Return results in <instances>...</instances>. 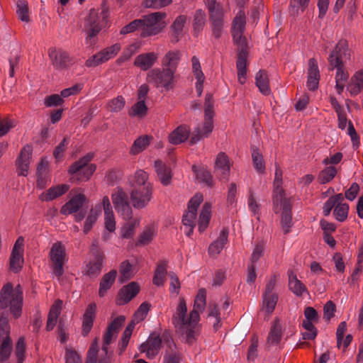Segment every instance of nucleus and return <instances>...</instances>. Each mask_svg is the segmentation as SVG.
<instances>
[{
    "mask_svg": "<svg viewBox=\"0 0 363 363\" xmlns=\"http://www.w3.org/2000/svg\"><path fill=\"white\" fill-rule=\"evenodd\" d=\"M206 306V290L200 289L194 300V308L187 314L186 303L184 298H179V303L173 314L172 322L176 331L191 345L196 340L199 331L200 313Z\"/></svg>",
    "mask_w": 363,
    "mask_h": 363,
    "instance_id": "nucleus-1",
    "label": "nucleus"
},
{
    "mask_svg": "<svg viewBox=\"0 0 363 363\" xmlns=\"http://www.w3.org/2000/svg\"><path fill=\"white\" fill-rule=\"evenodd\" d=\"M350 59V51L346 40H340L332 50L328 58L329 69H337L335 82L345 83L349 77L347 71L344 68V63Z\"/></svg>",
    "mask_w": 363,
    "mask_h": 363,
    "instance_id": "nucleus-2",
    "label": "nucleus"
},
{
    "mask_svg": "<svg viewBox=\"0 0 363 363\" xmlns=\"http://www.w3.org/2000/svg\"><path fill=\"white\" fill-rule=\"evenodd\" d=\"M9 307L11 315L18 318L21 315L23 291L18 285L15 289L11 284L4 285L0 291V309Z\"/></svg>",
    "mask_w": 363,
    "mask_h": 363,
    "instance_id": "nucleus-3",
    "label": "nucleus"
},
{
    "mask_svg": "<svg viewBox=\"0 0 363 363\" xmlns=\"http://www.w3.org/2000/svg\"><path fill=\"white\" fill-rule=\"evenodd\" d=\"M214 100L211 94H207L204 102V123L202 128H197L190 138L191 144H195L201 138L208 137L213 128Z\"/></svg>",
    "mask_w": 363,
    "mask_h": 363,
    "instance_id": "nucleus-4",
    "label": "nucleus"
},
{
    "mask_svg": "<svg viewBox=\"0 0 363 363\" xmlns=\"http://www.w3.org/2000/svg\"><path fill=\"white\" fill-rule=\"evenodd\" d=\"M106 18L107 11L105 9H103L101 13H98L94 9L89 11L84 25V29L87 34L86 43L89 46L95 44L96 36L101 30Z\"/></svg>",
    "mask_w": 363,
    "mask_h": 363,
    "instance_id": "nucleus-5",
    "label": "nucleus"
},
{
    "mask_svg": "<svg viewBox=\"0 0 363 363\" xmlns=\"http://www.w3.org/2000/svg\"><path fill=\"white\" fill-rule=\"evenodd\" d=\"M112 199L117 212L125 220H128V225L133 226V229L139 225V220L132 218L133 210L130 204L128 194L121 188H116L112 194Z\"/></svg>",
    "mask_w": 363,
    "mask_h": 363,
    "instance_id": "nucleus-6",
    "label": "nucleus"
},
{
    "mask_svg": "<svg viewBox=\"0 0 363 363\" xmlns=\"http://www.w3.org/2000/svg\"><path fill=\"white\" fill-rule=\"evenodd\" d=\"M246 17L245 12L240 10L232 23L231 33L234 43L238 46V52H247V43L243 33L245 30Z\"/></svg>",
    "mask_w": 363,
    "mask_h": 363,
    "instance_id": "nucleus-7",
    "label": "nucleus"
},
{
    "mask_svg": "<svg viewBox=\"0 0 363 363\" xmlns=\"http://www.w3.org/2000/svg\"><path fill=\"white\" fill-rule=\"evenodd\" d=\"M166 13L155 12L143 16L142 20V32L140 36L145 38L159 33L165 26L164 18Z\"/></svg>",
    "mask_w": 363,
    "mask_h": 363,
    "instance_id": "nucleus-8",
    "label": "nucleus"
},
{
    "mask_svg": "<svg viewBox=\"0 0 363 363\" xmlns=\"http://www.w3.org/2000/svg\"><path fill=\"white\" fill-rule=\"evenodd\" d=\"M174 74L170 68L163 67L162 69H152L147 73V81L156 87H162L168 90L172 88Z\"/></svg>",
    "mask_w": 363,
    "mask_h": 363,
    "instance_id": "nucleus-9",
    "label": "nucleus"
},
{
    "mask_svg": "<svg viewBox=\"0 0 363 363\" xmlns=\"http://www.w3.org/2000/svg\"><path fill=\"white\" fill-rule=\"evenodd\" d=\"M274 211L275 213H278L281 211V225L284 234L290 232L291 228L293 226L292 214H291V203L290 199L282 198L281 201H274Z\"/></svg>",
    "mask_w": 363,
    "mask_h": 363,
    "instance_id": "nucleus-10",
    "label": "nucleus"
},
{
    "mask_svg": "<svg viewBox=\"0 0 363 363\" xmlns=\"http://www.w3.org/2000/svg\"><path fill=\"white\" fill-rule=\"evenodd\" d=\"M90 160H77L69 169L72 180H87L94 172L96 166Z\"/></svg>",
    "mask_w": 363,
    "mask_h": 363,
    "instance_id": "nucleus-11",
    "label": "nucleus"
},
{
    "mask_svg": "<svg viewBox=\"0 0 363 363\" xmlns=\"http://www.w3.org/2000/svg\"><path fill=\"white\" fill-rule=\"evenodd\" d=\"M65 257V247L61 242H55L52 245L50 258L53 274L60 278L64 274V262Z\"/></svg>",
    "mask_w": 363,
    "mask_h": 363,
    "instance_id": "nucleus-12",
    "label": "nucleus"
},
{
    "mask_svg": "<svg viewBox=\"0 0 363 363\" xmlns=\"http://www.w3.org/2000/svg\"><path fill=\"white\" fill-rule=\"evenodd\" d=\"M152 186L147 185L143 188L133 189L130 193L132 205L135 208L142 209L145 208L152 198Z\"/></svg>",
    "mask_w": 363,
    "mask_h": 363,
    "instance_id": "nucleus-13",
    "label": "nucleus"
},
{
    "mask_svg": "<svg viewBox=\"0 0 363 363\" xmlns=\"http://www.w3.org/2000/svg\"><path fill=\"white\" fill-rule=\"evenodd\" d=\"M171 42L177 43L188 30L187 17L185 15L178 16L169 28Z\"/></svg>",
    "mask_w": 363,
    "mask_h": 363,
    "instance_id": "nucleus-14",
    "label": "nucleus"
},
{
    "mask_svg": "<svg viewBox=\"0 0 363 363\" xmlns=\"http://www.w3.org/2000/svg\"><path fill=\"white\" fill-rule=\"evenodd\" d=\"M48 56L52 65L57 69H65L70 63L69 54L61 49L50 48L48 50Z\"/></svg>",
    "mask_w": 363,
    "mask_h": 363,
    "instance_id": "nucleus-15",
    "label": "nucleus"
},
{
    "mask_svg": "<svg viewBox=\"0 0 363 363\" xmlns=\"http://www.w3.org/2000/svg\"><path fill=\"white\" fill-rule=\"evenodd\" d=\"M209 12V20L213 36L218 39L223 28V10L217 9Z\"/></svg>",
    "mask_w": 363,
    "mask_h": 363,
    "instance_id": "nucleus-16",
    "label": "nucleus"
},
{
    "mask_svg": "<svg viewBox=\"0 0 363 363\" xmlns=\"http://www.w3.org/2000/svg\"><path fill=\"white\" fill-rule=\"evenodd\" d=\"M140 291L139 285L136 282H131L124 286L118 292L117 299L118 305H124L134 298Z\"/></svg>",
    "mask_w": 363,
    "mask_h": 363,
    "instance_id": "nucleus-17",
    "label": "nucleus"
},
{
    "mask_svg": "<svg viewBox=\"0 0 363 363\" xmlns=\"http://www.w3.org/2000/svg\"><path fill=\"white\" fill-rule=\"evenodd\" d=\"M162 340L159 335H152L140 347L141 352H146L148 358H153L159 352Z\"/></svg>",
    "mask_w": 363,
    "mask_h": 363,
    "instance_id": "nucleus-18",
    "label": "nucleus"
},
{
    "mask_svg": "<svg viewBox=\"0 0 363 363\" xmlns=\"http://www.w3.org/2000/svg\"><path fill=\"white\" fill-rule=\"evenodd\" d=\"M192 169L196 174V180L199 183L208 188H213L214 186L215 181L211 172L206 167L193 165Z\"/></svg>",
    "mask_w": 363,
    "mask_h": 363,
    "instance_id": "nucleus-19",
    "label": "nucleus"
},
{
    "mask_svg": "<svg viewBox=\"0 0 363 363\" xmlns=\"http://www.w3.org/2000/svg\"><path fill=\"white\" fill-rule=\"evenodd\" d=\"M307 86L309 90L314 91L318 86L320 74L317 62L311 58L308 62Z\"/></svg>",
    "mask_w": 363,
    "mask_h": 363,
    "instance_id": "nucleus-20",
    "label": "nucleus"
},
{
    "mask_svg": "<svg viewBox=\"0 0 363 363\" xmlns=\"http://www.w3.org/2000/svg\"><path fill=\"white\" fill-rule=\"evenodd\" d=\"M155 168L160 182L164 186L169 184L172 179V169L163 160H155Z\"/></svg>",
    "mask_w": 363,
    "mask_h": 363,
    "instance_id": "nucleus-21",
    "label": "nucleus"
},
{
    "mask_svg": "<svg viewBox=\"0 0 363 363\" xmlns=\"http://www.w3.org/2000/svg\"><path fill=\"white\" fill-rule=\"evenodd\" d=\"M86 201V197L82 194H78L74 196L61 209L62 214H72L77 212L83 206Z\"/></svg>",
    "mask_w": 363,
    "mask_h": 363,
    "instance_id": "nucleus-22",
    "label": "nucleus"
},
{
    "mask_svg": "<svg viewBox=\"0 0 363 363\" xmlns=\"http://www.w3.org/2000/svg\"><path fill=\"white\" fill-rule=\"evenodd\" d=\"M104 255L97 252L93 260L90 261L85 267L84 273L91 278L96 277L102 268Z\"/></svg>",
    "mask_w": 363,
    "mask_h": 363,
    "instance_id": "nucleus-23",
    "label": "nucleus"
},
{
    "mask_svg": "<svg viewBox=\"0 0 363 363\" xmlns=\"http://www.w3.org/2000/svg\"><path fill=\"white\" fill-rule=\"evenodd\" d=\"M229 234V230L228 228H223L220 233V235L216 240L213 242L209 247L208 252L211 256L218 255L221 250L223 249L224 246L228 242V238Z\"/></svg>",
    "mask_w": 363,
    "mask_h": 363,
    "instance_id": "nucleus-24",
    "label": "nucleus"
},
{
    "mask_svg": "<svg viewBox=\"0 0 363 363\" xmlns=\"http://www.w3.org/2000/svg\"><path fill=\"white\" fill-rule=\"evenodd\" d=\"M96 308V305L95 303H90L84 314L82 334L84 337L89 333L92 328Z\"/></svg>",
    "mask_w": 363,
    "mask_h": 363,
    "instance_id": "nucleus-25",
    "label": "nucleus"
},
{
    "mask_svg": "<svg viewBox=\"0 0 363 363\" xmlns=\"http://www.w3.org/2000/svg\"><path fill=\"white\" fill-rule=\"evenodd\" d=\"M103 206L105 215V228L109 232H113L116 229V221L112 207L108 196L103 198Z\"/></svg>",
    "mask_w": 363,
    "mask_h": 363,
    "instance_id": "nucleus-26",
    "label": "nucleus"
},
{
    "mask_svg": "<svg viewBox=\"0 0 363 363\" xmlns=\"http://www.w3.org/2000/svg\"><path fill=\"white\" fill-rule=\"evenodd\" d=\"M157 60V55L155 52L140 54L135 60V65L142 70H147L152 67Z\"/></svg>",
    "mask_w": 363,
    "mask_h": 363,
    "instance_id": "nucleus-27",
    "label": "nucleus"
},
{
    "mask_svg": "<svg viewBox=\"0 0 363 363\" xmlns=\"http://www.w3.org/2000/svg\"><path fill=\"white\" fill-rule=\"evenodd\" d=\"M190 130L186 125H181L169 135V142L172 145H179L185 142L189 137Z\"/></svg>",
    "mask_w": 363,
    "mask_h": 363,
    "instance_id": "nucleus-28",
    "label": "nucleus"
},
{
    "mask_svg": "<svg viewBox=\"0 0 363 363\" xmlns=\"http://www.w3.org/2000/svg\"><path fill=\"white\" fill-rule=\"evenodd\" d=\"M182 53L179 50H170L167 52L162 60V66L165 68H170L171 71L175 72L181 60Z\"/></svg>",
    "mask_w": 363,
    "mask_h": 363,
    "instance_id": "nucleus-29",
    "label": "nucleus"
},
{
    "mask_svg": "<svg viewBox=\"0 0 363 363\" xmlns=\"http://www.w3.org/2000/svg\"><path fill=\"white\" fill-rule=\"evenodd\" d=\"M347 89L352 96H356L363 91V70L357 72L350 79Z\"/></svg>",
    "mask_w": 363,
    "mask_h": 363,
    "instance_id": "nucleus-30",
    "label": "nucleus"
},
{
    "mask_svg": "<svg viewBox=\"0 0 363 363\" xmlns=\"http://www.w3.org/2000/svg\"><path fill=\"white\" fill-rule=\"evenodd\" d=\"M276 171L274 181V201H281L282 198H286L282 189V171L277 163H275Z\"/></svg>",
    "mask_w": 363,
    "mask_h": 363,
    "instance_id": "nucleus-31",
    "label": "nucleus"
},
{
    "mask_svg": "<svg viewBox=\"0 0 363 363\" xmlns=\"http://www.w3.org/2000/svg\"><path fill=\"white\" fill-rule=\"evenodd\" d=\"M255 84L263 95L268 96L270 94L271 89L269 86V77L265 70L261 69L256 74Z\"/></svg>",
    "mask_w": 363,
    "mask_h": 363,
    "instance_id": "nucleus-32",
    "label": "nucleus"
},
{
    "mask_svg": "<svg viewBox=\"0 0 363 363\" xmlns=\"http://www.w3.org/2000/svg\"><path fill=\"white\" fill-rule=\"evenodd\" d=\"M247 52H238L236 67L238 69V82L243 84L245 83L247 76Z\"/></svg>",
    "mask_w": 363,
    "mask_h": 363,
    "instance_id": "nucleus-33",
    "label": "nucleus"
},
{
    "mask_svg": "<svg viewBox=\"0 0 363 363\" xmlns=\"http://www.w3.org/2000/svg\"><path fill=\"white\" fill-rule=\"evenodd\" d=\"M289 275V289L296 296H301L303 292L306 291L305 285L299 281L296 275L290 271L288 272Z\"/></svg>",
    "mask_w": 363,
    "mask_h": 363,
    "instance_id": "nucleus-34",
    "label": "nucleus"
},
{
    "mask_svg": "<svg viewBox=\"0 0 363 363\" xmlns=\"http://www.w3.org/2000/svg\"><path fill=\"white\" fill-rule=\"evenodd\" d=\"M117 271L113 269L108 273L105 274L100 282V287L99 294L101 297H103L115 281L116 278Z\"/></svg>",
    "mask_w": 363,
    "mask_h": 363,
    "instance_id": "nucleus-35",
    "label": "nucleus"
},
{
    "mask_svg": "<svg viewBox=\"0 0 363 363\" xmlns=\"http://www.w3.org/2000/svg\"><path fill=\"white\" fill-rule=\"evenodd\" d=\"M167 266L166 261L163 260L158 263L152 280L155 285L160 286L164 284L167 274Z\"/></svg>",
    "mask_w": 363,
    "mask_h": 363,
    "instance_id": "nucleus-36",
    "label": "nucleus"
},
{
    "mask_svg": "<svg viewBox=\"0 0 363 363\" xmlns=\"http://www.w3.org/2000/svg\"><path fill=\"white\" fill-rule=\"evenodd\" d=\"M211 204L206 203L201 210L199 220V230L202 233L208 227L211 219Z\"/></svg>",
    "mask_w": 363,
    "mask_h": 363,
    "instance_id": "nucleus-37",
    "label": "nucleus"
},
{
    "mask_svg": "<svg viewBox=\"0 0 363 363\" xmlns=\"http://www.w3.org/2000/svg\"><path fill=\"white\" fill-rule=\"evenodd\" d=\"M133 189L143 188L147 185H152L148 181V174L146 172L139 169L135 172L132 180L130 181Z\"/></svg>",
    "mask_w": 363,
    "mask_h": 363,
    "instance_id": "nucleus-38",
    "label": "nucleus"
},
{
    "mask_svg": "<svg viewBox=\"0 0 363 363\" xmlns=\"http://www.w3.org/2000/svg\"><path fill=\"white\" fill-rule=\"evenodd\" d=\"M69 189V186L65 184L50 187L43 199L47 201H52L65 194Z\"/></svg>",
    "mask_w": 363,
    "mask_h": 363,
    "instance_id": "nucleus-39",
    "label": "nucleus"
},
{
    "mask_svg": "<svg viewBox=\"0 0 363 363\" xmlns=\"http://www.w3.org/2000/svg\"><path fill=\"white\" fill-rule=\"evenodd\" d=\"M230 160H216L215 162V172L221 177V179H228L230 169Z\"/></svg>",
    "mask_w": 363,
    "mask_h": 363,
    "instance_id": "nucleus-40",
    "label": "nucleus"
},
{
    "mask_svg": "<svg viewBox=\"0 0 363 363\" xmlns=\"http://www.w3.org/2000/svg\"><path fill=\"white\" fill-rule=\"evenodd\" d=\"M151 138H152L147 135H144L138 138L137 140H135L130 149V152L133 155H135L139 152H142L149 145Z\"/></svg>",
    "mask_w": 363,
    "mask_h": 363,
    "instance_id": "nucleus-41",
    "label": "nucleus"
},
{
    "mask_svg": "<svg viewBox=\"0 0 363 363\" xmlns=\"http://www.w3.org/2000/svg\"><path fill=\"white\" fill-rule=\"evenodd\" d=\"M16 13L18 18L23 22H29V9L28 2L25 0H18L16 4Z\"/></svg>",
    "mask_w": 363,
    "mask_h": 363,
    "instance_id": "nucleus-42",
    "label": "nucleus"
},
{
    "mask_svg": "<svg viewBox=\"0 0 363 363\" xmlns=\"http://www.w3.org/2000/svg\"><path fill=\"white\" fill-rule=\"evenodd\" d=\"M23 263V253L21 252L12 251L10 257V269L13 272H18Z\"/></svg>",
    "mask_w": 363,
    "mask_h": 363,
    "instance_id": "nucleus-43",
    "label": "nucleus"
},
{
    "mask_svg": "<svg viewBox=\"0 0 363 363\" xmlns=\"http://www.w3.org/2000/svg\"><path fill=\"white\" fill-rule=\"evenodd\" d=\"M206 23V14L205 13L199 9L195 12L194 16L193 28L195 34L200 33Z\"/></svg>",
    "mask_w": 363,
    "mask_h": 363,
    "instance_id": "nucleus-44",
    "label": "nucleus"
},
{
    "mask_svg": "<svg viewBox=\"0 0 363 363\" xmlns=\"http://www.w3.org/2000/svg\"><path fill=\"white\" fill-rule=\"evenodd\" d=\"M208 310L209 311L208 318L212 323L214 330H217L220 326V317L219 310L217 306L215 304L209 305Z\"/></svg>",
    "mask_w": 363,
    "mask_h": 363,
    "instance_id": "nucleus-45",
    "label": "nucleus"
},
{
    "mask_svg": "<svg viewBox=\"0 0 363 363\" xmlns=\"http://www.w3.org/2000/svg\"><path fill=\"white\" fill-rule=\"evenodd\" d=\"M281 326L279 320H276L268 336V342L272 344H278L281 338Z\"/></svg>",
    "mask_w": 363,
    "mask_h": 363,
    "instance_id": "nucleus-46",
    "label": "nucleus"
},
{
    "mask_svg": "<svg viewBox=\"0 0 363 363\" xmlns=\"http://www.w3.org/2000/svg\"><path fill=\"white\" fill-rule=\"evenodd\" d=\"M121 277L119 278L121 283L127 281L133 277V266L128 262L124 261L120 266Z\"/></svg>",
    "mask_w": 363,
    "mask_h": 363,
    "instance_id": "nucleus-47",
    "label": "nucleus"
},
{
    "mask_svg": "<svg viewBox=\"0 0 363 363\" xmlns=\"http://www.w3.org/2000/svg\"><path fill=\"white\" fill-rule=\"evenodd\" d=\"M263 306L265 308L267 313H272L277 303L278 296L276 294H263Z\"/></svg>",
    "mask_w": 363,
    "mask_h": 363,
    "instance_id": "nucleus-48",
    "label": "nucleus"
},
{
    "mask_svg": "<svg viewBox=\"0 0 363 363\" xmlns=\"http://www.w3.org/2000/svg\"><path fill=\"white\" fill-rule=\"evenodd\" d=\"M343 199L344 198L342 194H338L329 198L324 203L323 214L325 216H329L332 209L335 207L336 204L339 202H342Z\"/></svg>",
    "mask_w": 363,
    "mask_h": 363,
    "instance_id": "nucleus-49",
    "label": "nucleus"
},
{
    "mask_svg": "<svg viewBox=\"0 0 363 363\" xmlns=\"http://www.w3.org/2000/svg\"><path fill=\"white\" fill-rule=\"evenodd\" d=\"M337 169L330 166L322 170L318 176V180L321 184H326L330 182L336 175Z\"/></svg>",
    "mask_w": 363,
    "mask_h": 363,
    "instance_id": "nucleus-50",
    "label": "nucleus"
},
{
    "mask_svg": "<svg viewBox=\"0 0 363 363\" xmlns=\"http://www.w3.org/2000/svg\"><path fill=\"white\" fill-rule=\"evenodd\" d=\"M348 211V204L342 203V202L337 203L334 209L335 218L340 222L344 221L347 217Z\"/></svg>",
    "mask_w": 363,
    "mask_h": 363,
    "instance_id": "nucleus-51",
    "label": "nucleus"
},
{
    "mask_svg": "<svg viewBox=\"0 0 363 363\" xmlns=\"http://www.w3.org/2000/svg\"><path fill=\"white\" fill-rule=\"evenodd\" d=\"M147 111V107L145 105V101L139 100L132 106L129 115L131 116L143 117L146 115Z\"/></svg>",
    "mask_w": 363,
    "mask_h": 363,
    "instance_id": "nucleus-52",
    "label": "nucleus"
},
{
    "mask_svg": "<svg viewBox=\"0 0 363 363\" xmlns=\"http://www.w3.org/2000/svg\"><path fill=\"white\" fill-rule=\"evenodd\" d=\"M0 343V362L4 363L9 359L11 355L12 350L11 340H3Z\"/></svg>",
    "mask_w": 363,
    "mask_h": 363,
    "instance_id": "nucleus-53",
    "label": "nucleus"
},
{
    "mask_svg": "<svg viewBox=\"0 0 363 363\" xmlns=\"http://www.w3.org/2000/svg\"><path fill=\"white\" fill-rule=\"evenodd\" d=\"M65 363H82L79 354L72 348H66L65 354Z\"/></svg>",
    "mask_w": 363,
    "mask_h": 363,
    "instance_id": "nucleus-54",
    "label": "nucleus"
},
{
    "mask_svg": "<svg viewBox=\"0 0 363 363\" xmlns=\"http://www.w3.org/2000/svg\"><path fill=\"white\" fill-rule=\"evenodd\" d=\"M172 0H144L143 5L146 8L158 9L168 6Z\"/></svg>",
    "mask_w": 363,
    "mask_h": 363,
    "instance_id": "nucleus-55",
    "label": "nucleus"
},
{
    "mask_svg": "<svg viewBox=\"0 0 363 363\" xmlns=\"http://www.w3.org/2000/svg\"><path fill=\"white\" fill-rule=\"evenodd\" d=\"M97 218L98 211L95 209H91L84 225V233H87L91 229L93 225L96 223Z\"/></svg>",
    "mask_w": 363,
    "mask_h": 363,
    "instance_id": "nucleus-56",
    "label": "nucleus"
},
{
    "mask_svg": "<svg viewBox=\"0 0 363 363\" xmlns=\"http://www.w3.org/2000/svg\"><path fill=\"white\" fill-rule=\"evenodd\" d=\"M142 20L140 19H135L130 22L129 24L124 26L121 30V34H128L132 32H134L136 30H140L142 31Z\"/></svg>",
    "mask_w": 363,
    "mask_h": 363,
    "instance_id": "nucleus-57",
    "label": "nucleus"
},
{
    "mask_svg": "<svg viewBox=\"0 0 363 363\" xmlns=\"http://www.w3.org/2000/svg\"><path fill=\"white\" fill-rule=\"evenodd\" d=\"M125 106V99L123 96H117L110 101L108 104L109 110L112 112H118L121 111Z\"/></svg>",
    "mask_w": 363,
    "mask_h": 363,
    "instance_id": "nucleus-58",
    "label": "nucleus"
},
{
    "mask_svg": "<svg viewBox=\"0 0 363 363\" xmlns=\"http://www.w3.org/2000/svg\"><path fill=\"white\" fill-rule=\"evenodd\" d=\"M203 200V195L201 194H196L194 195L189 201L188 211L193 213H197V208Z\"/></svg>",
    "mask_w": 363,
    "mask_h": 363,
    "instance_id": "nucleus-59",
    "label": "nucleus"
},
{
    "mask_svg": "<svg viewBox=\"0 0 363 363\" xmlns=\"http://www.w3.org/2000/svg\"><path fill=\"white\" fill-rule=\"evenodd\" d=\"M149 308L148 303H143L135 313L133 319H135L137 323L143 320L148 313Z\"/></svg>",
    "mask_w": 363,
    "mask_h": 363,
    "instance_id": "nucleus-60",
    "label": "nucleus"
},
{
    "mask_svg": "<svg viewBox=\"0 0 363 363\" xmlns=\"http://www.w3.org/2000/svg\"><path fill=\"white\" fill-rule=\"evenodd\" d=\"M98 346L96 342L92 343L87 352L85 363H97Z\"/></svg>",
    "mask_w": 363,
    "mask_h": 363,
    "instance_id": "nucleus-61",
    "label": "nucleus"
},
{
    "mask_svg": "<svg viewBox=\"0 0 363 363\" xmlns=\"http://www.w3.org/2000/svg\"><path fill=\"white\" fill-rule=\"evenodd\" d=\"M106 61V60H105V57L101 51L99 53L93 55L91 57L89 58L86 61V65L87 67H96Z\"/></svg>",
    "mask_w": 363,
    "mask_h": 363,
    "instance_id": "nucleus-62",
    "label": "nucleus"
},
{
    "mask_svg": "<svg viewBox=\"0 0 363 363\" xmlns=\"http://www.w3.org/2000/svg\"><path fill=\"white\" fill-rule=\"evenodd\" d=\"M154 236V229L152 228H147L143 233L140 235L138 244L146 245L149 243Z\"/></svg>",
    "mask_w": 363,
    "mask_h": 363,
    "instance_id": "nucleus-63",
    "label": "nucleus"
},
{
    "mask_svg": "<svg viewBox=\"0 0 363 363\" xmlns=\"http://www.w3.org/2000/svg\"><path fill=\"white\" fill-rule=\"evenodd\" d=\"M181 354L174 350L167 352L164 357V363H180Z\"/></svg>",
    "mask_w": 363,
    "mask_h": 363,
    "instance_id": "nucleus-64",
    "label": "nucleus"
}]
</instances>
